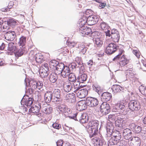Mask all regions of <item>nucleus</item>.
I'll use <instances>...</instances> for the list:
<instances>
[{"label":"nucleus","mask_w":146,"mask_h":146,"mask_svg":"<svg viewBox=\"0 0 146 146\" xmlns=\"http://www.w3.org/2000/svg\"><path fill=\"white\" fill-rule=\"evenodd\" d=\"M123 138L126 140L125 141L124 140L120 141V144H122V146H127L128 142H129L132 136V133L131 130L128 128L123 129Z\"/></svg>","instance_id":"obj_1"},{"label":"nucleus","mask_w":146,"mask_h":146,"mask_svg":"<svg viewBox=\"0 0 146 146\" xmlns=\"http://www.w3.org/2000/svg\"><path fill=\"white\" fill-rule=\"evenodd\" d=\"M123 46L119 44L116 46L113 43L109 44L106 49V52L108 54H111L114 53L117 50H119L123 49Z\"/></svg>","instance_id":"obj_2"},{"label":"nucleus","mask_w":146,"mask_h":146,"mask_svg":"<svg viewBox=\"0 0 146 146\" xmlns=\"http://www.w3.org/2000/svg\"><path fill=\"white\" fill-rule=\"evenodd\" d=\"M129 108L132 110V114H133V117L138 115V113L133 111V110L137 111L140 108V106L139 103L136 101L132 100L130 101L128 104Z\"/></svg>","instance_id":"obj_3"},{"label":"nucleus","mask_w":146,"mask_h":146,"mask_svg":"<svg viewBox=\"0 0 146 146\" xmlns=\"http://www.w3.org/2000/svg\"><path fill=\"white\" fill-rule=\"evenodd\" d=\"M72 117L76 121H79L81 123L83 124L88 122V115L86 113H76L74 114Z\"/></svg>","instance_id":"obj_4"},{"label":"nucleus","mask_w":146,"mask_h":146,"mask_svg":"<svg viewBox=\"0 0 146 146\" xmlns=\"http://www.w3.org/2000/svg\"><path fill=\"white\" fill-rule=\"evenodd\" d=\"M53 98L52 102L56 104L60 103L62 101L61 98V91L58 89H55L52 92Z\"/></svg>","instance_id":"obj_5"},{"label":"nucleus","mask_w":146,"mask_h":146,"mask_svg":"<svg viewBox=\"0 0 146 146\" xmlns=\"http://www.w3.org/2000/svg\"><path fill=\"white\" fill-rule=\"evenodd\" d=\"M123 116H125L126 115L122 114L120 115L119 117H118L117 118V119L118 120L122 121L121 123L117 124V121H115L116 125L119 128V129H124L128 125L127 124L128 122L126 119L123 118Z\"/></svg>","instance_id":"obj_6"},{"label":"nucleus","mask_w":146,"mask_h":146,"mask_svg":"<svg viewBox=\"0 0 146 146\" xmlns=\"http://www.w3.org/2000/svg\"><path fill=\"white\" fill-rule=\"evenodd\" d=\"M80 89L79 86L78 88H75V90H74V92L76 94L77 97L79 98H84L88 94V91L86 89L79 90Z\"/></svg>","instance_id":"obj_7"},{"label":"nucleus","mask_w":146,"mask_h":146,"mask_svg":"<svg viewBox=\"0 0 146 146\" xmlns=\"http://www.w3.org/2000/svg\"><path fill=\"white\" fill-rule=\"evenodd\" d=\"M114 129V125L112 122H108L106 126V133L105 137L108 140L111 136Z\"/></svg>","instance_id":"obj_8"},{"label":"nucleus","mask_w":146,"mask_h":146,"mask_svg":"<svg viewBox=\"0 0 146 146\" xmlns=\"http://www.w3.org/2000/svg\"><path fill=\"white\" fill-rule=\"evenodd\" d=\"M100 108V111L103 115L107 114L110 111V105L106 102H103Z\"/></svg>","instance_id":"obj_9"},{"label":"nucleus","mask_w":146,"mask_h":146,"mask_svg":"<svg viewBox=\"0 0 146 146\" xmlns=\"http://www.w3.org/2000/svg\"><path fill=\"white\" fill-rule=\"evenodd\" d=\"M87 105L90 107H94L98 105L99 102L98 100L95 98L87 97L86 99Z\"/></svg>","instance_id":"obj_10"},{"label":"nucleus","mask_w":146,"mask_h":146,"mask_svg":"<svg viewBox=\"0 0 146 146\" xmlns=\"http://www.w3.org/2000/svg\"><path fill=\"white\" fill-rule=\"evenodd\" d=\"M41 110L44 113L46 114H50L52 111V108L46 103H41Z\"/></svg>","instance_id":"obj_11"},{"label":"nucleus","mask_w":146,"mask_h":146,"mask_svg":"<svg viewBox=\"0 0 146 146\" xmlns=\"http://www.w3.org/2000/svg\"><path fill=\"white\" fill-rule=\"evenodd\" d=\"M99 18L98 16L92 15L88 17L87 19V24L89 25H92L96 24L98 21Z\"/></svg>","instance_id":"obj_12"},{"label":"nucleus","mask_w":146,"mask_h":146,"mask_svg":"<svg viewBox=\"0 0 146 146\" xmlns=\"http://www.w3.org/2000/svg\"><path fill=\"white\" fill-rule=\"evenodd\" d=\"M100 137H96L92 138V140L94 142V146H102L105 143V141L102 135L100 134ZM99 137L98 136V137Z\"/></svg>","instance_id":"obj_13"},{"label":"nucleus","mask_w":146,"mask_h":146,"mask_svg":"<svg viewBox=\"0 0 146 146\" xmlns=\"http://www.w3.org/2000/svg\"><path fill=\"white\" fill-rule=\"evenodd\" d=\"M130 142L127 144L129 146H140L141 143L140 139L137 137H135L130 139Z\"/></svg>","instance_id":"obj_14"},{"label":"nucleus","mask_w":146,"mask_h":146,"mask_svg":"<svg viewBox=\"0 0 146 146\" xmlns=\"http://www.w3.org/2000/svg\"><path fill=\"white\" fill-rule=\"evenodd\" d=\"M112 39L115 42H118L120 38V35L118 31L116 29H113L111 31Z\"/></svg>","instance_id":"obj_15"},{"label":"nucleus","mask_w":146,"mask_h":146,"mask_svg":"<svg viewBox=\"0 0 146 146\" xmlns=\"http://www.w3.org/2000/svg\"><path fill=\"white\" fill-rule=\"evenodd\" d=\"M86 100H82L78 102L76 104V108L79 111L85 110L87 108V105L86 103Z\"/></svg>","instance_id":"obj_16"},{"label":"nucleus","mask_w":146,"mask_h":146,"mask_svg":"<svg viewBox=\"0 0 146 146\" xmlns=\"http://www.w3.org/2000/svg\"><path fill=\"white\" fill-rule=\"evenodd\" d=\"M16 34L14 31H9L5 34V39L7 40L11 41H13L16 37Z\"/></svg>","instance_id":"obj_17"},{"label":"nucleus","mask_w":146,"mask_h":146,"mask_svg":"<svg viewBox=\"0 0 146 146\" xmlns=\"http://www.w3.org/2000/svg\"><path fill=\"white\" fill-rule=\"evenodd\" d=\"M41 103H38L34 106H32L29 109V111L34 114L38 115L40 110H41Z\"/></svg>","instance_id":"obj_18"},{"label":"nucleus","mask_w":146,"mask_h":146,"mask_svg":"<svg viewBox=\"0 0 146 146\" xmlns=\"http://www.w3.org/2000/svg\"><path fill=\"white\" fill-rule=\"evenodd\" d=\"M125 104L123 103H117L115 105V112L120 113H123L126 110Z\"/></svg>","instance_id":"obj_19"},{"label":"nucleus","mask_w":146,"mask_h":146,"mask_svg":"<svg viewBox=\"0 0 146 146\" xmlns=\"http://www.w3.org/2000/svg\"><path fill=\"white\" fill-rule=\"evenodd\" d=\"M65 100L69 103H74L76 101L75 95L73 93L68 94L66 96Z\"/></svg>","instance_id":"obj_20"},{"label":"nucleus","mask_w":146,"mask_h":146,"mask_svg":"<svg viewBox=\"0 0 146 146\" xmlns=\"http://www.w3.org/2000/svg\"><path fill=\"white\" fill-rule=\"evenodd\" d=\"M99 125L98 121L97 120H92L88 123V127L87 129H98V126Z\"/></svg>","instance_id":"obj_21"},{"label":"nucleus","mask_w":146,"mask_h":146,"mask_svg":"<svg viewBox=\"0 0 146 146\" xmlns=\"http://www.w3.org/2000/svg\"><path fill=\"white\" fill-rule=\"evenodd\" d=\"M87 132L88 133L89 137L90 138H94L98 136L99 131L98 129H87Z\"/></svg>","instance_id":"obj_22"},{"label":"nucleus","mask_w":146,"mask_h":146,"mask_svg":"<svg viewBox=\"0 0 146 146\" xmlns=\"http://www.w3.org/2000/svg\"><path fill=\"white\" fill-rule=\"evenodd\" d=\"M70 71L69 68L67 66H65L62 70L61 71L60 74L62 77L66 78L68 77L70 74Z\"/></svg>","instance_id":"obj_23"},{"label":"nucleus","mask_w":146,"mask_h":146,"mask_svg":"<svg viewBox=\"0 0 146 146\" xmlns=\"http://www.w3.org/2000/svg\"><path fill=\"white\" fill-rule=\"evenodd\" d=\"M81 28L80 32L82 33L83 35H90L92 34V30L90 28L86 26V27H83Z\"/></svg>","instance_id":"obj_24"},{"label":"nucleus","mask_w":146,"mask_h":146,"mask_svg":"<svg viewBox=\"0 0 146 146\" xmlns=\"http://www.w3.org/2000/svg\"><path fill=\"white\" fill-rule=\"evenodd\" d=\"M45 102L50 103L52 102L53 95L52 92L50 91H48L45 93L44 96Z\"/></svg>","instance_id":"obj_25"},{"label":"nucleus","mask_w":146,"mask_h":146,"mask_svg":"<svg viewBox=\"0 0 146 146\" xmlns=\"http://www.w3.org/2000/svg\"><path fill=\"white\" fill-rule=\"evenodd\" d=\"M111 97V94L108 92L103 93L101 96V99L106 102L110 100Z\"/></svg>","instance_id":"obj_26"},{"label":"nucleus","mask_w":146,"mask_h":146,"mask_svg":"<svg viewBox=\"0 0 146 146\" xmlns=\"http://www.w3.org/2000/svg\"><path fill=\"white\" fill-rule=\"evenodd\" d=\"M34 101V99L32 98H29L28 99H26V100H25L23 98L21 100V104L22 105L23 102H24L23 105H25L27 107H30L33 104Z\"/></svg>","instance_id":"obj_27"},{"label":"nucleus","mask_w":146,"mask_h":146,"mask_svg":"<svg viewBox=\"0 0 146 146\" xmlns=\"http://www.w3.org/2000/svg\"><path fill=\"white\" fill-rule=\"evenodd\" d=\"M64 64L62 63H58L56 68L55 72L58 74H60L61 71L65 67Z\"/></svg>","instance_id":"obj_28"},{"label":"nucleus","mask_w":146,"mask_h":146,"mask_svg":"<svg viewBox=\"0 0 146 146\" xmlns=\"http://www.w3.org/2000/svg\"><path fill=\"white\" fill-rule=\"evenodd\" d=\"M87 78V75L84 73L80 75L76 78V80L78 81V83L80 84V83H83L84 82L86 81Z\"/></svg>","instance_id":"obj_29"},{"label":"nucleus","mask_w":146,"mask_h":146,"mask_svg":"<svg viewBox=\"0 0 146 146\" xmlns=\"http://www.w3.org/2000/svg\"><path fill=\"white\" fill-rule=\"evenodd\" d=\"M128 62V60L125 57V56L123 55L120 58L119 63L121 66H123L126 65Z\"/></svg>","instance_id":"obj_30"},{"label":"nucleus","mask_w":146,"mask_h":146,"mask_svg":"<svg viewBox=\"0 0 146 146\" xmlns=\"http://www.w3.org/2000/svg\"><path fill=\"white\" fill-rule=\"evenodd\" d=\"M112 89L113 91L115 93L123 92L124 90L123 88L117 85H113Z\"/></svg>","instance_id":"obj_31"},{"label":"nucleus","mask_w":146,"mask_h":146,"mask_svg":"<svg viewBox=\"0 0 146 146\" xmlns=\"http://www.w3.org/2000/svg\"><path fill=\"white\" fill-rule=\"evenodd\" d=\"M64 90L67 92L70 91L73 88V84L72 83L68 82L67 84H66L63 86Z\"/></svg>","instance_id":"obj_32"},{"label":"nucleus","mask_w":146,"mask_h":146,"mask_svg":"<svg viewBox=\"0 0 146 146\" xmlns=\"http://www.w3.org/2000/svg\"><path fill=\"white\" fill-rule=\"evenodd\" d=\"M77 48L79 49V50L83 54H84L87 50V48L85 47L83 43H78V45H77Z\"/></svg>","instance_id":"obj_33"},{"label":"nucleus","mask_w":146,"mask_h":146,"mask_svg":"<svg viewBox=\"0 0 146 146\" xmlns=\"http://www.w3.org/2000/svg\"><path fill=\"white\" fill-rule=\"evenodd\" d=\"M56 73H52L50 75L49 80L52 83H55L58 78V76Z\"/></svg>","instance_id":"obj_34"},{"label":"nucleus","mask_w":146,"mask_h":146,"mask_svg":"<svg viewBox=\"0 0 146 146\" xmlns=\"http://www.w3.org/2000/svg\"><path fill=\"white\" fill-rule=\"evenodd\" d=\"M7 23L8 25L13 28L17 25V21L15 19L12 18L8 19Z\"/></svg>","instance_id":"obj_35"},{"label":"nucleus","mask_w":146,"mask_h":146,"mask_svg":"<svg viewBox=\"0 0 146 146\" xmlns=\"http://www.w3.org/2000/svg\"><path fill=\"white\" fill-rule=\"evenodd\" d=\"M26 42V37L22 36L20 38L18 44L20 46V48H21V47H25L24 46Z\"/></svg>","instance_id":"obj_36"},{"label":"nucleus","mask_w":146,"mask_h":146,"mask_svg":"<svg viewBox=\"0 0 146 146\" xmlns=\"http://www.w3.org/2000/svg\"><path fill=\"white\" fill-rule=\"evenodd\" d=\"M43 84L41 81L34 82L32 87L35 89L37 88L40 90L42 87Z\"/></svg>","instance_id":"obj_37"},{"label":"nucleus","mask_w":146,"mask_h":146,"mask_svg":"<svg viewBox=\"0 0 146 146\" xmlns=\"http://www.w3.org/2000/svg\"><path fill=\"white\" fill-rule=\"evenodd\" d=\"M115 138V137H111L108 141V146H111L112 145L117 144L119 140H117Z\"/></svg>","instance_id":"obj_38"},{"label":"nucleus","mask_w":146,"mask_h":146,"mask_svg":"<svg viewBox=\"0 0 146 146\" xmlns=\"http://www.w3.org/2000/svg\"><path fill=\"white\" fill-rule=\"evenodd\" d=\"M63 113L64 115L66 117H69L73 119V118L72 117L73 116H70V114H71L72 112V111L70 109L68 108V107L67 106L66 108L64 110V111H63Z\"/></svg>","instance_id":"obj_39"},{"label":"nucleus","mask_w":146,"mask_h":146,"mask_svg":"<svg viewBox=\"0 0 146 146\" xmlns=\"http://www.w3.org/2000/svg\"><path fill=\"white\" fill-rule=\"evenodd\" d=\"M16 49V47L14 43L10 42L8 44V50L12 52H15Z\"/></svg>","instance_id":"obj_40"},{"label":"nucleus","mask_w":146,"mask_h":146,"mask_svg":"<svg viewBox=\"0 0 146 146\" xmlns=\"http://www.w3.org/2000/svg\"><path fill=\"white\" fill-rule=\"evenodd\" d=\"M34 58L35 59L36 61L38 63H41L43 61V57L40 54H36Z\"/></svg>","instance_id":"obj_41"},{"label":"nucleus","mask_w":146,"mask_h":146,"mask_svg":"<svg viewBox=\"0 0 146 146\" xmlns=\"http://www.w3.org/2000/svg\"><path fill=\"white\" fill-rule=\"evenodd\" d=\"M43 70H42V68H40L39 72L40 76L42 78L46 77L48 74V71Z\"/></svg>","instance_id":"obj_42"},{"label":"nucleus","mask_w":146,"mask_h":146,"mask_svg":"<svg viewBox=\"0 0 146 146\" xmlns=\"http://www.w3.org/2000/svg\"><path fill=\"white\" fill-rule=\"evenodd\" d=\"M112 134L113 135V137H114L116 138L117 140H119L121 138V133L119 131H116L113 132Z\"/></svg>","instance_id":"obj_43"},{"label":"nucleus","mask_w":146,"mask_h":146,"mask_svg":"<svg viewBox=\"0 0 146 146\" xmlns=\"http://www.w3.org/2000/svg\"><path fill=\"white\" fill-rule=\"evenodd\" d=\"M94 44L96 45L98 47H101L103 44L102 42L100 40V38L93 39Z\"/></svg>","instance_id":"obj_44"},{"label":"nucleus","mask_w":146,"mask_h":146,"mask_svg":"<svg viewBox=\"0 0 146 146\" xmlns=\"http://www.w3.org/2000/svg\"><path fill=\"white\" fill-rule=\"evenodd\" d=\"M123 52H124V51L123 49L119 50V54L114 57V58L113 59V60L114 61H117L119 60H120V59L121 58V56Z\"/></svg>","instance_id":"obj_45"},{"label":"nucleus","mask_w":146,"mask_h":146,"mask_svg":"<svg viewBox=\"0 0 146 146\" xmlns=\"http://www.w3.org/2000/svg\"><path fill=\"white\" fill-rule=\"evenodd\" d=\"M69 81L71 82H74L76 81H78L76 80V77L73 74L70 73L68 75Z\"/></svg>","instance_id":"obj_46"},{"label":"nucleus","mask_w":146,"mask_h":146,"mask_svg":"<svg viewBox=\"0 0 146 146\" xmlns=\"http://www.w3.org/2000/svg\"><path fill=\"white\" fill-rule=\"evenodd\" d=\"M21 49H19L17 52H16V55L18 56H20L23 55L25 51V47H21Z\"/></svg>","instance_id":"obj_47"},{"label":"nucleus","mask_w":146,"mask_h":146,"mask_svg":"<svg viewBox=\"0 0 146 146\" xmlns=\"http://www.w3.org/2000/svg\"><path fill=\"white\" fill-rule=\"evenodd\" d=\"M58 63V61L55 60H52L50 62V68H54V67L56 68Z\"/></svg>","instance_id":"obj_48"},{"label":"nucleus","mask_w":146,"mask_h":146,"mask_svg":"<svg viewBox=\"0 0 146 146\" xmlns=\"http://www.w3.org/2000/svg\"><path fill=\"white\" fill-rule=\"evenodd\" d=\"M66 106H67L64 105L62 104L57 106L56 108L58 110H59L63 112V111H64V110L66 108Z\"/></svg>","instance_id":"obj_49"},{"label":"nucleus","mask_w":146,"mask_h":146,"mask_svg":"<svg viewBox=\"0 0 146 146\" xmlns=\"http://www.w3.org/2000/svg\"><path fill=\"white\" fill-rule=\"evenodd\" d=\"M100 26L102 29L105 31H106L107 29H109L110 28L107 24L104 22H102L101 23Z\"/></svg>","instance_id":"obj_50"},{"label":"nucleus","mask_w":146,"mask_h":146,"mask_svg":"<svg viewBox=\"0 0 146 146\" xmlns=\"http://www.w3.org/2000/svg\"><path fill=\"white\" fill-rule=\"evenodd\" d=\"M78 22L79 25L85 24L86 23H87V19L85 17H83L80 19L79 20Z\"/></svg>","instance_id":"obj_51"},{"label":"nucleus","mask_w":146,"mask_h":146,"mask_svg":"<svg viewBox=\"0 0 146 146\" xmlns=\"http://www.w3.org/2000/svg\"><path fill=\"white\" fill-rule=\"evenodd\" d=\"M116 117L114 115H110L108 116V119L110 122L113 123L116 119Z\"/></svg>","instance_id":"obj_52"},{"label":"nucleus","mask_w":146,"mask_h":146,"mask_svg":"<svg viewBox=\"0 0 146 146\" xmlns=\"http://www.w3.org/2000/svg\"><path fill=\"white\" fill-rule=\"evenodd\" d=\"M92 34L94 36V37L93 39H95L97 38H100V33L98 32H95L94 33H92Z\"/></svg>","instance_id":"obj_53"},{"label":"nucleus","mask_w":146,"mask_h":146,"mask_svg":"<svg viewBox=\"0 0 146 146\" xmlns=\"http://www.w3.org/2000/svg\"><path fill=\"white\" fill-rule=\"evenodd\" d=\"M92 88L94 90L98 93L101 91V88L100 86L98 85H93L92 86Z\"/></svg>","instance_id":"obj_54"},{"label":"nucleus","mask_w":146,"mask_h":146,"mask_svg":"<svg viewBox=\"0 0 146 146\" xmlns=\"http://www.w3.org/2000/svg\"><path fill=\"white\" fill-rule=\"evenodd\" d=\"M78 42L76 43L75 42H69L68 43V46L71 48L74 47H75L76 48L77 45H78Z\"/></svg>","instance_id":"obj_55"},{"label":"nucleus","mask_w":146,"mask_h":146,"mask_svg":"<svg viewBox=\"0 0 146 146\" xmlns=\"http://www.w3.org/2000/svg\"><path fill=\"white\" fill-rule=\"evenodd\" d=\"M52 126L54 128L57 129H59L61 127V125L57 122L53 123L52 125Z\"/></svg>","instance_id":"obj_56"},{"label":"nucleus","mask_w":146,"mask_h":146,"mask_svg":"<svg viewBox=\"0 0 146 146\" xmlns=\"http://www.w3.org/2000/svg\"><path fill=\"white\" fill-rule=\"evenodd\" d=\"M142 127L140 126L137 125L133 130V131L136 133H139L141 131Z\"/></svg>","instance_id":"obj_57"},{"label":"nucleus","mask_w":146,"mask_h":146,"mask_svg":"<svg viewBox=\"0 0 146 146\" xmlns=\"http://www.w3.org/2000/svg\"><path fill=\"white\" fill-rule=\"evenodd\" d=\"M40 68H42V70L44 69L47 71H48L49 67L48 64L47 63H44L42 64Z\"/></svg>","instance_id":"obj_58"},{"label":"nucleus","mask_w":146,"mask_h":146,"mask_svg":"<svg viewBox=\"0 0 146 146\" xmlns=\"http://www.w3.org/2000/svg\"><path fill=\"white\" fill-rule=\"evenodd\" d=\"M78 67L79 68L80 72L81 73H82L85 71V69L83 64L81 65H78Z\"/></svg>","instance_id":"obj_59"},{"label":"nucleus","mask_w":146,"mask_h":146,"mask_svg":"<svg viewBox=\"0 0 146 146\" xmlns=\"http://www.w3.org/2000/svg\"><path fill=\"white\" fill-rule=\"evenodd\" d=\"M14 6L15 5L13 4V1H10L7 7L4 9H10L12 8H14Z\"/></svg>","instance_id":"obj_60"},{"label":"nucleus","mask_w":146,"mask_h":146,"mask_svg":"<svg viewBox=\"0 0 146 146\" xmlns=\"http://www.w3.org/2000/svg\"><path fill=\"white\" fill-rule=\"evenodd\" d=\"M133 53L138 58H139L140 56V52L137 50H133L132 51Z\"/></svg>","instance_id":"obj_61"},{"label":"nucleus","mask_w":146,"mask_h":146,"mask_svg":"<svg viewBox=\"0 0 146 146\" xmlns=\"http://www.w3.org/2000/svg\"><path fill=\"white\" fill-rule=\"evenodd\" d=\"M75 60L78 65L82 64V62L81 61V58L79 57H76L75 58Z\"/></svg>","instance_id":"obj_62"},{"label":"nucleus","mask_w":146,"mask_h":146,"mask_svg":"<svg viewBox=\"0 0 146 146\" xmlns=\"http://www.w3.org/2000/svg\"><path fill=\"white\" fill-rule=\"evenodd\" d=\"M137 125L135 124L134 123H131L129 124V127L132 129V130H133L134 129H135V128L136 126H137Z\"/></svg>","instance_id":"obj_63"},{"label":"nucleus","mask_w":146,"mask_h":146,"mask_svg":"<svg viewBox=\"0 0 146 146\" xmlns=\"http://www.w3.org/2000/svg\"><path fill=\"white\" fill-rule=\"evenodd\" d=\"M64 143L62 140H60L56 142L57 146H62Z\"/></svg>","instance_id":"obj_64"}]
</instances>
